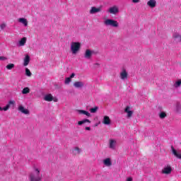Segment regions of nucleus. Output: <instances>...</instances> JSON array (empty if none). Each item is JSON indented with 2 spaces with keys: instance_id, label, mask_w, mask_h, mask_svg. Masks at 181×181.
Listing matches in <instances>:
<instances>
[{
  "instance_id": "1",
  "label": "nucleus",
  "mask_w": 181,
  "mask_h": 181,
  "mask_svg": "<svg viewBox=\"0 0 181 181\" xmlns=\"http://www.w3.org/2000/svg\"><path fill=\"white\" fill-rule=\"evenodd\" d=\"M29 179L30 181H40L42 180V175H40V170L34 167L33 171L30 174Z\"/></svg>"
},
{
  "instance_id": "2",
  "label": "nucleus",
  "mask_w": 181,
  "mask_h": 181,
  "mask_svg": "<svg viewBox=\"0 0 181 181\" xmlns=\"http://www.w3.org/2000/svg\"><path fill=\"white\" fill-rule=\"evenodd\" d=\"M81 47V44L80 42H71V52L73 54H76V53L80 50Z\"/></svg>"
},
{
  "instance_id": "3",
  "label": "nucleus",
  "mask_w": 181,
  "mask_h": 181,
  "mask_svg": "<svg viewBox=\"0 0 181 181\" xmlns=\"http://www.w3.org/2000/svg\"><path fill=\"white\" fill-rule=\"evenodd\" d=\"M104 25L105 26H112V28H118V21L113 19H106L104 21Z\"/></svg>"
},
{
  "instance_id": "4",
  "label": "nucleus",
  "mask_w": 181,
  "mask_h": 181,
  "mask_svg": "<svg viewBox=\"0 0 181 181\" xmlns=\"http://www.w3.org/2000/svg\"><path fill=\"white\" fill-rule=\"evenodd\" d=\"M119 12V9L118 8V6H114L112 7H110L108 10L109 13H112V15H117Z\"/></svg>"
},
{
  "instance_id": "5",
  "label": "nucleus",
  "mask_w": 181,
  "mask_h": 181,
  "mask_svg": "<svg viewBox=\"0 0 181 181\" xmlns=\"http://www.w3.org/2000/svg\"><path fill=\"white\" fill-rule=\"evenodd\" d=\"M162 173H163L164 175H170V173H172V167L170 165L165 167L162 170Z\"/></svg>"
},
{
  "instance_id": "6",
  "label": "nucleus",
  "mask_w": 181,
  "mask_h": 181,
  "mask_svg": "<svg viewBox=\"0 0 181 181\" xmlns=\"http://www.w3.org/2000/svg\"><path fill=\"white\" fill-rule=\"evenodd\" d=\"M98 12H101V7L96 8L95 6H93L90 10V13L91 15H93V13H98Z\"/></svg>"
},
{
  "instance_id": "7",
  "label": "nucleus",
  "mask_w": 181,
  "mask_h": 181,
  "mask_svg": "<svg viewBox=\"0 0 181 181\" xmlns=\"http://www.w3.org/2000/svg\"><path fill=\"white\" fill-rule=\"evenodd\" d=\"M16 104V102H15V100L8 101V103L6 105V107H4V111H8V110H9L11 107V105H15Z\"/></svg>"
},
{
  "instance_id": "8",
  "label": "nucleus",
  "mask_w": 181,
  "mask_h": 181,
  "mask_svg": "<svg viewBox=\"0 0 181 181\" xmlns=\"http://www.w3.org/2000/svg\"><path fill=\"white\" fill-rule=\"evenodd\" d=\"M18 111H20V112H22L23 114H25V115H29V110L28 109H25L23 106L20 105L18 107Z\"/></svg>"
},
{
  "instance_id": "9",
  "label": "nucleus",
  "mask_w": 181,
  "mask_h": 181,
  "mask_svg": "<svg viewBox=\"0 0 181 181\" xmlns=\"http://www.w3.org/2000/svg\"><path fill=\"white\" fill-rule=\"evenodd\" d=\"M120 78L122 80H127L128 78V73L127 72V70L124 69L121 73H120Z\"/></svg>"
},
{
  "instance_id": "10",
  "label": "nucleus",
  "mask_w": 181,
  "mask_h": 181,
  "mask_svg": "<svg viewBox=\"0 0 181 181\" xmlns=\"http://www.w3.org/2000/svg\"><path fill=\"white\" fill-rule=\"evenodd\" d=\"M93 56V52L90 49H86L84 54L85 59H91V57Z\"/></svg>"
},
{
  "instance_id": "11",
  "label": "nucleus",
  "mask_w": 181,
  "mask_h": 181,
  "mask_svg": "<svg viewBox=\"0 0 181 181\" xmlns=\"http://www.w3.org/2000/svg\"><path fill=\"white\" fill-rule=\"evenodd\" d=\"M130 108L131 107L129 106H127L126 108L124 109V112L127 113V117L129 118H131V117H132V114H134V112L132 110H129Z\"/></svg>"
},
{
  "instance_id": "12",
  "label": "nucleus",
  "mask_w": 181,
  "mask_h": 181,
  "mask_svg": "<svg viewBox=\"0 0 181 181\" xmlns=\"http://www.w3.org/2000/svg\"><path fill=\"white\" fill-rule=\"evenodd\" d=\"M74 86L76 88H81L82 87H84V83L81 81H76L74 83Z\"/></svg>"
},
{
  "instance_id": "13",
  "label": "nucleus",
  "mask_w": 181,
  "mask_h": 181,
  "mask_svg": "<svg viewBox=\"0 0 181 181\" xmlns=\"http://www.w3.org/2000/svg\"><path fill=\"white\" fill-rule=\"evenodd\" d=\"M103 124H105V125H110V124H111V119H110V117L105 116L103 118Z\"/></svg>"
},
{
  "instance_id": "14",
  "label": "nucleus",
  "mask_w": 181,
  "mask_h": 181,
  "mask_svg": "<svg viewBox=\"0 0 181 181\" xmlns=\"http://www.w3.org/2000/svg\"><path fill=\"white\" fill-rule=\"evenodd\" d=\"M148 6H150V8H155L156 6V1L155 0H149L147 2Z\"/></svg>"
},
{
  "instance_id": "15",
  "label": "nucleus",
  "mask_w": 181,
  "mask_h": 181,
  "mask_svg": "<svg viewBox=\"0 0 181 181\" xmlns=\"http://www.w3.org/2000/svg\"><path fill=\"white\" fill-rule=\"evenodd\" d=\"M30 62V57H29V55H26L24 58L23 66H28Z\"/></svg>"
},
{
  "instance_id": "16",
  "label": "nucleus",
  "mask_w": 181,
  "mask_h": 181,
  "mask_svg": "<svg viewBox=\"0 0 181 181\" xmlns=\"http://www.w3.org/2000/svg\"><path fill=\"white\" fill-rule=\"evenodd\" d=\"M45 101H53V96L52 95V94H48L46 95L44 98Z\"/></svg>"
},
{
  "instance_id": "17",
  "label": "nucleus",
  "mask_w": 181,
  "mask_h": 181,
  "mask_svg": "<svg viewBox=\"0 0 181 181\" xmlns=\"http://www.w3.org/2000/svg\"><path fill=\"white\" fill-rule=\"evenodd\" d=\"M79 114H82L83 115H86V117H91V114H90V112L86 111V110H78Z\"/></svg>"
},
{
  "instance_id": "18",
  "label": "nucleus",
  "mask_w": 181,
  "mask_h": 181,
  "mask_svg": "<svg viewBox=\"0 0 181 181\" xmlns=\"http://www.w3.org/2000/svg\"><path fill=\"white\" fill-rule=\"evenodd\" d=\"M103 163L105 165V166H111V165H112V163H111V159L110 158L105 159Z\"/></svg>"
},
{
  "instance_id": "19",
  "label": "nucleus",
  "mask_w": 181,
  "mask_h": 181,
  "mask_svg": "<svg viewBox=\"0 0 181 181\" xmlns=\"http://www.w3.org/2000/svg\"><path fill=\"white\" fill-rule=\"evenodd\" d=\"M86 122H88V124H91V121H90V119H85L83 120L78 122V125H83V124H86Z\"/></svg>"
},
{
  "instance_id": "20",
  "label": "nucleus",
  "mask_w": 181,
  "mask_h": 181,
  "mask_svg": "<svg viewBox=\"0 0 181 181\" xmlns=\"http://www.w3.org/2000/svg\"><path fill=\"white\" fill-rule=\"evenodd\" d=\"M18 21L21 23L24 24L25 26H28V20H26L25 18H19Z\"/></svg>"
},
{
  "instance_id": "21",
  "label": "nucleus",
  "mask_w": 181,
  "mask_h": 181,
  "mask_svg": "<svg viewBox=\"0 0 181 181\" xmlns=\"http://www.w3.org/2000/svg\"><path fill=\"white\" fill-rule=\"evenodd\" d=\"M115 143H116L115 140L111 139L110 141V148L111 149H114V148H115Z\"/></svg>"
},
{
  "instance_id": "22",
  "label": "nucleus",
  "mask_w": 181,
  "mask_h": 181,
  "mask_svg": "<svg viewBox=\"0 0 181 181\" xmlns=\"http://www.w3.org/2000/svg\"><path fill=\"white\" fill-rule=\"evenodd\" d=\"M26 43V37H23L20 41H19V45L20 46H25Z\"/></svg>"
},
{
  "instance_id": "23",
  "label": "nucleus",
  "mask_w": 181,
  "mask_h": 181,
  "mask_svg": "<svg viewBox=\"0 0 181 181\" xmlns=\"http://www.w3.org/2000/svg\"><path fill=\"white\" fill-rule=\"evenodd\" d=\"M29 93H30V89L28 87L24 88L22 90L23 94H29Z\"/></svg>"
},
{
  "instance_id": "24",
  "label": "nucleus",
  "mask_w": 181,
  "mask_h": 181,
  "mask_svg": "<svg viewBox=\"0 0 181 181\" xmlns=\"http://www.w3.org/2000/svg\"><path fill=\"white\" fill-rule=\"evenodd\" d=\"M81 152V150H80V148L78 147H76L74 148V150L73 151V153H74V155H78V153H80Z\"/></svg>"
},
{
  "instance_id": "25",
  "label": "nucleus",
  "mask_w": 181,
  "mask_h": 181,
  "mask_svg": "<svg viewBox=\"0 0 181 181\" xmlns=\"http://www.w3.org/2000/svg\"><path fill=\"white\" fill-rule=\"evenodd\" d=\"M180 86H181V80L177 81L174 84V87H175V88L180 87Z\"/></svg>"
},
{
  "instance_id": "26",
  "label": "nucleus",
  "mask_w": 181,
  "mask_h": 181,
  "mask_svg": "<svg viewBox=\"0 0 181 181\" xmlns=\"http://www.w3.org/2000/svg\"><path fill=\"white\" fill-rule=\"evenodd\" d=\"M13 67H15V64H8L6 68L7 69V70H12V69H13Z\"/></svg>"
},
{
  "instance_id": "27",
  "label": "nucleus",
  "mask_w": 181,
  "mask_h": 181,
  "mask_svg": "<svg viewBox=\"0 0 181 181\" xmlns=\"http://www.w3.org/2000/svg\"><path fill=\"white\" fill-rule=\"evenodd\" d=\"M98 110V107H95L93 108L90 109V112H92V114L97 112Z\"/></svg>"
},
{
  "instance_id": "28",
  "label": "nucleus",
  "mask_w": 181,
  "mask_h": 181,
  "mask_svg": "<svg viewBox=\"0 0 181 181\" xmlns=\"http://www.w3.org/2000/svg\"><path fill=\"white\" fill-rule=\"evenodd\" d=\"M25 74L28 76V77H30L32 76V73L30 72V70L29 69H25Z\"/></svg>"
},
{
  "instance_id": "29",
  "label": "nucleus",
  "mask_w": 181,
  "mask_h": 181,
  "mask_svg": "<svg viewBox=\"0 0 181 181\" xmlns=\"http://www.w3.org/2000/svg\"><path fill=\"white\" fill-rule=\"evenodd\" d=\"M159 117L161 119H163L166 117V113L165 112H161L159 115Z\"/></svg>"
},
{
  "instance_id": "30",
  "label": "nucleus",
  "mask_w": 181,
  "mask_h": 181,
  "mask_svg": "<svg viewBox=\"0 0 181 181\" xmlns=\"http://www.w3.org/2000/svg\"><path fill=\"white\" fill-rule=\"evenodd\" d=\"M71 81V78L70 77L66 78H65V84H70V82Z\"/></svg>"
},
{
  "instance_id": "31",
  "label": "nucleus",
  "mask_w": 181,
  "mask_h": 181,
  "mask_svg": "<svg viewBox=\"0 0 181 181\" xmlns=\"http://www.w3.org/2000/svg\"><path fill=\"white\" fill-rule=\"evenodd\" d=\"M6 28V23H3L1 25H0V29H1V30H4Z\"/></svg>"
},
{
  "instance_id": "32",
  "label": "nucleus",
  "mask_w": 181,
  "mask_h": 181,
  "mask_svg": "<svg viewBox=\"0 0 181 181\" xmlns=\"http://www.w3.org/2000/svg\"><path fill=\"white\" fill-rule=\"evenodd\" d=\"M180 103H177L176 105H175V108L177 109V111H179V110H180Z\"/></svg>"
},
{
  "instance_id": "33",
  "label": "nucleus",
  "mask_w": 181,
  "mask_h": 181,
  "mask_svg": "<svg viewBox=\"0 0 181 181\" xmlns=\"http://www.w3.org/2000/svg\"><path fill=\"white\" fill-rule=\"evenodd\" d=\"M0 60H8V58L6 57H0Z\"/></svg>"
},
{
  "instance_id": "34",
  "label": "nucleus",
  "mask_w": 181,
  "mask_h": 181,
  "mask_svg": "<svg viewBox=\"0 0 181 181\" xmlns=\"http://www.w3.org/2000/svg\"><path fill=\"white\" fill-rule=\"evenodd\" d=\"M74 76H76V74L74 73L71 74L69 78L71 79V78H74Z\"/></svg>"
},
{
  "instance_id": "35",
  "label": "nucleus",
  "mask_w": 181,
  "mask_h": 181,
  "mask_svg": "<svg viewBox=\"0 0 181 181\" xmlns=\"http://www.w3.org/2000/svg\"><path fill=\"white\" fill-rule=\"evenodd\" d=\"M86 131H90L91 130V128L90 127H86L85 128Z\"/></svg>"
},
{
  "instance_id": "36",
  "label": "nucleus",
  "mask_w": 181,
  "mask_h": 181,
  "mask_svg": "<svg viewBox=\"0 0 181 181\" xmlns=\"http://www.w3.org/2000/svg\"><path fill=\"white\" fill-rule=\"evenodd\" d=\"M132 2L134 4H138V2H139V0H132Z\"/></svg>"
},
{
  "instance_id": "37",
  "label": "nucleus",
  "mask_w": 181,
  "mask_h": 181,
  "mask_svg": "<svg viewBox=\"0 0 181 181\" xmlns=\"http://www.w3.org/2000/svg\"><path fill=\"white\" fill-rule=\"evenodd\" d=\"M177 37H180V35L178 34L175 35V39H177Z\"/></svg>"
},
{
  "instance_id": "38",
  "label": "nucleus",
  "mask_w": 181,
  "mask_h": 181,
  "mask_svg": "<svg viewBox=\"0 0 181 181\" xmlns=\"http://www.w3.org/2000/svg\"><path fill=\"white\" fill-rule=\"evenodd\" d=\"M127 181H132V177L127 178Z\"/></svg>"
},
{
  "instance_id": "39",
  "label": "nucleus",
  "mask_w": 181,
  "mask_h": 181,
  "mask_svg": "<svg viewBox=\"0 0 181 181\" xmlns=\"http://www.w3.org/2000/svg\"><path fill=\"white\" fill-rule=\"evenodd\" d=\"M0 111H4V107L2 108V107L0 106Z\"/></svg>"
},
{
  "instance_id": "40",
  "label": "nucleus",
  "mask_w": 181,
  "mask_h": 181,
  "mask_svg": "<svg viewBox=\"0 0 181 181\" xmlns=\"http://www.w3.org/2000/svg\"><path fill=\"white\" fill-rule=\"evenodd\" d=\"M95 66H100V64H95Z\"/></svg>"
}]
</instances>
